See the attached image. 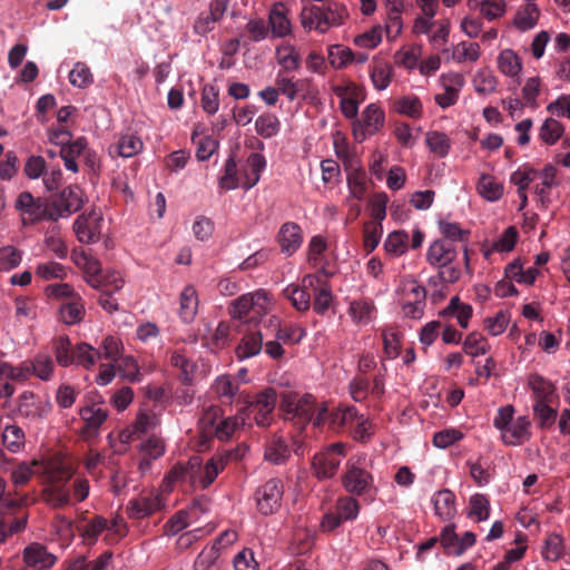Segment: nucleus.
<instances>
[{
	"label": "nucleus",
	"mask_w": 570,
	"mask_h": 570,
	"mask_svg": "<svg viewBox=\"0 0 570 570\" xmlns=\"http://www.w3.org/2000/svg\"><path fill=\"white\" fill-rule=\"evenodd\" d=\"M234 453L226 451L212 456L205 464L199 456H191L186 463H178L171 468L165 480L168 487L176 483H188L190 487L207 489L222 472Z\"/></svg>",
	"instance_id": "1"
},
{
	"label": "nucleus",
	"mask_w": 570,
	"mask_h": 570,
	"mask_svg": "<svg viewBox=\"0 0 570 570\" xmlns=\"http://www.w3.org/2000/svg\"><path fill=\"white\" fill-rule=\"evenodd\" d=\"M458 256V249L451 242L446 239L432 242L426 250V261L431 266L439 269V274L431 277L429 284L455 283L461 276Z\"/></svg>",
	"instance_id": "2"
},
{
	"label": "nucleus",
	"mask_w": 570,
	"mask_h": 570,
	"mask_svg": "<svg viewBox=\"0 0 570 570\" xmlns=\"http://www.w3.org/2000/svg\"><path fill=\"white\" fill-rule=\"evenodd\" d=\"M514 407L504 405L498 410L493 426L500 431L501 441L509 446H519L530 441L531 421L527 415L514 419Z\"/></svg>",
	"instance_id": "3"
},
{
	"label": "nucleus",
	"mask_w": 570,
	"mask_h": 570,
	"mask_svg": "<svg viewBox=\"0 0 570 570\" xmlns=\"http://www.w3.org/2000/svg\"><path fill=\"white\" fill-rule=\"evenodd\" d=\"M347 17L344 4L327 1L323 6H305L301 12V22L304 29H315L320 33L327 32L333 27L343 24Z\"/></svg>",
	"instance_id": "4"
},
{
	"label": "nucleus",
	"mask_w": 570,
	"mask_h": 570,
	"mask_svg": "<svg viewBox=\"0 0 570 570\" xmlns=\"http://www.w3.org/2000/svg\"><path fill=\"white\" fill-rule=\"evenodd\" d=\"M274 305V297L271 292L259 288L246 293L233 301L229 307L232 318L243 322H261Z\"/></svg>",
	"instance_id": "5"
},
{
	"label": "nucleus",
	"mask_w": 570,
	"mask_h": 570,
	"mask_svg": "<svg viewBox=\"0 0 570 570\" xmlns=\"http://www.w3.org/2000/svg\"><path fill=\"white\" fill-rule=\"evenodd\" d=\"M315 397L312 394L298 395L295 392H287L282 395L279 409L284 419L292 421L295 425L304 429L311 421L315 410Z\"/></svg>",
	"instance_id": "6"
},
{
	"label": "nucleus",
	"mask_w": 570,
	"mask_h": 570,
	"mask_svg": "<svg viewBox=\"0 0 570 570\" xmlns=\"http://www.w3.org/2000/svg\"><path fill=\"white\" fill-rule=\"evenodd\" d=\"M365 462L364 454L354 455L347 460L342 484L348 493L362 495L371 489L374 480L371 472L365 469Z\"/></svg>",
	"instance_id": "7"
},
{
	"label": "nucleus",
	"mask_w": 570,
	"mask_h": 570,
	"mask_svg": "<svg viewBox=\"0 0 570 570\" xmlns=\"http://www.w3.org/2000/svg\"><path fill=\"white\" fill-rule=\"evenodd\" d=\"M346 456V444L342 442L333 443L323 451L314 454L312 459V474L318 480L332 479L342 460Z\"/></svg>",
	"instance_id": "8"
},
{
	"label": "nucleus",
	"mask_w": 570,
	"mask_h": 570,
	"mask_svg": "<svg viewBox=\"0 0 570 570\" xmlns=\"http://www.w3.org/2000/svg\"><path fill=\"white\" fill-rule=\"evenodd\" d=\"M284 495V484L281 479L272 478L259 485L254 494L257 510L269 515L278 511Z\"/></svg>",
	"instance_id": "9"
},
{
	"label": "nucleus",
	"mask_w": 570,
	"mask_h": 570,
	"mask_svg": "<svg viewBox=\"0 0 570 570\" xmlns=\"http://www.w3.org/2000/svg\"><path fill=\"white\" fill-rule=\"evenodd\" d=\"M277 395L274 389H265L258 393L253 402H250L245 410V419L248 411L254 413V421L259 428H268L274 422V409L276 405Z\"/></svg>",
	"instance_id": "10"
},
{
	"label": "nucleus",
	"mask_w": 570,
	"mask_h": 570,
	"mask_svg": "<svg viewBox=\"0 0 570 570\" xmlns=\"http://www.w3.org/2000/svg\"><path fill=\"white\" fill-rule=\"evenodd\" d=\"M17 411L21 417L38 423L50 413L51 403L31 391H24L18 396Z\"/></svg>",
	"instance_id": "11"
},
{
	"label": "nucleus",
	"mask_w": 570,
	"mask_h": 570,
	"mask_svg": "<svg viewBox=\"0 0 570 570\" xmlns=\"http://www.w3.org/2000/svg\"><path fill=\"white\" fill-rule=\"evenodd\" d=\"M82 206V190L78 186L65 188L52 202L48 219L58 220L78 212Z\"/></svg>",
	"instance_id": "12"
},
{
	"label": "nucleus",
	"mask_w": 570,
	"mask_h": 570,
	"mask_svg": "<svg viewBox=\"0 0 570 570\" xmlns=\"http://www.w3.org/2000/svg\"><path fill=\"white\" fill-rule=\"evenodd\" d=\"M385 124V112L379 104L367 105L361 112V117L354 122L356 138L364 139L366 136L377 134Z\"/></svg>",
	"instance_id": "13"
},
{
	"label": "nucleus",
	"mask_w": 570,
	"mask_h": 570,
	"mask_svg": "<svg viewBox=\"0 0 570 570\" xmlns=\"http://www.w3.org/2000/svg\"><path fill=\"white\" fill-rule=\"evenodd\" d=\"M165 507L161 495L155 491L144 492L130 499L126 505V513L131 519H145L163 510Z\"/></svg>",
	"instance_id": "14"
},
{
	"label": "nucleus",
	"mask_w": 570,
	"mask_h": 570,
	"mask_svg": "<svg viewBox=\"0 0 570 570\" xmlns=\"http://www.w3.org/2000/svg\"><path fill=\"white\" fill-rule=\"evenodd\" d=\"M439 82L444 91L435 95L436 105L442 109L454 106L465 83L463 75L455 71L445 72L440 76Z\"/></svg>",
	"instance_id": "15"
},
{
	"label": "nucleus",
	"mask_w": 570,
	"mask_h": 570,
	"mask_svg": "<svg viewBox=\"0 0 570 570\" xmlns=\"http://www.w3.org/2000/svg\"><path fill=\"white\" fill-rule=\"evenodd\" d=\"M14 208L21 214L24 225L48 219L49 208L42 204L40 198H35L29 191L18 195Z\"/></svg>",
	"instance_id": "16"
},
{
	"label": "nucleus",
	"mask_w": 570,
	"mask_h": 570,
	"mask_svg": "<svg viewBox=\"0 0 570 570\" xmlns=\"http://www.w3.org/2000/svg\"><path fill=\"white\" fill-rule=\"evenodd\" d=\"M101 214L96 210L78 216L73 223L77 239L83 244L96 243L101 233Z\"/></svg>",
	"instance_id": "17"
},
{
	"label": "nucleus",
	"mask_w": 570,
	"mask_h": 570,
	"mask_svg": "<svg viewBox=\"0 0 570 570\" xmlns=\"http://www.w3.org/2000/svg\"><path fill=\"white\" fill-rule=\"evenodd\" d=\"M305 287H311L314 295V312L324 315L333 302V294L330 285L316 274H309L303 277Z\"/></svg>",
	"instance_id": "18"
},
{
	"label": "nucleus",
	"mask_w": 570,
	"mask_h": 570,
	"mask_svg": "<svg viewBox=\"0 0 570 570\" xmlns=\"http://www.w3.org/2000/svg\"><path fill=\"white\" fill-rule=\"evenodd\" d=\"M79 415L85 422L80 435L88 440L99 434V429L108 417V412L98 403H89L79 410Z\"/></svg>",
	"instance_id": "19"
},
{
	"label": "nucleus",
	"mask_w": 570,
	"mask_h": 570,
	"mask_svg": "<svg viewBox=\"0 0 570 570\" xmlns=\"http://www.w3.org/2000/svg\"><path fill=\"white\" fill-rule=\"evenodd\" d=\"M229 0H210L208 10L199 13L194 23V31L206 36L214 30L215 24L224 17Z\"/></svg>",
	"instance_id": "20"
},
{
	"label": "nucleus",
	"mask_w": 570,
	"mask_h": 570,
	"mask_svg": "<svg viewBox=\"0 0 570 570\" xmlns=\"http://www.w3.org/2000/svg\"><path fill=\"white\" fill-rule=\"evenodd\" d=\"M47 484L67 483L73 475L70 462L55 455L40 464Z\"/></svg>",
	"instance_id": "21"
},
{
	"label": "nucleus",
	"mask_w": 570,
	"mask_h": 570,
	"mask_svg": "<svg viewBox=\"0 0 570 570\" xmlns=\"http://www.w3.org/2000/svg\"><path fill=\"white\" fill-rule=\"evenodd\" d=\"M22 558L26 567L32 570H48L57 561V557L37 542L30 543L23 549Z\"/></svg>",
	"instance_id": "22"
},
{
	"label": "nucleus",
	"mask_w": 570,
	"mask_h": 570,
	"mask_svg": "<svg viewBox=\"0 0 570 570\" xmlns=\"http://www.w3.org/2000/svg\"><path fill=\"white\" fill-rule=\"evenodd\" d=\"M537 179L539 183L533 186V193L538 196L541 205L548 207L551 203V189L558 186L557 168L547 164L541 170H535Z\"/></svg>",
	"instance_id": "23"
},
{
	"label": "nucleus",
	"mask_w": 570,
	"mask_h": 570,
	"mask_svg": "<svg viewBox=\"0 0 570 570\" xmlns=\"http://www.w3.org/2000/svg\"><path fill=\"white\" fill-rule=\"evenodd\" d=\"M166 444L161 436L153 434L144 439L139 444V453L141 460L139 462V470L145 473L150 468V462L164 455Z\"/></svg>",
	"instance_id": "24"
},
{
	"label": "nucleus",
	"mask_w": 570,
	"mask_h": 570,
	"mask_svg": "<svg viewBox=\"0 0 570 570\" xmlns=\"http://www.w3.org/2000/svg\"><path fill=\"white\" fill-rule=\"evenodd\" d=\"M75 264L82 271L83 278L92 288L101 289V265L98 259L81 252L73 255Z\"/></svg>",
	"instance_id": "25"
},
{
	"label": "nucleus",
	"mask_w": 570,
	"mask_h": 570,
	"mask_svg": "<svg viewBox=\"0 0 570 570\" xmlns=\"http://www.w3.org/2000/svg\"><path fill=\"white\" fill-rule=\"evenodd\" d=\"M347 314L357 326H366L376 317L377 309L371 298L361 297L350 302Z\"/></svg>",
	"instance_id": "26"
},
{
	"label": "nucleus",
	"mask_w": 570,
	"mask_h": 570,
	"mask_svg": "<svg viewBox=\"0 0 570 570\" xmlns=\"http://www.w3.org/2000/svg\"><path fill=\"white\" fill-rule=\"evenodd\" d=\"M277 242L282 253L293 255L303 243V233L298 224L294 222L284 223L277 234Z\"/></svg>",
	"instance_id": "27"
},
{
	"label": "nucleus",
	"mask_w": 570,
	"mask_h": 570,
	"mask_svg": "<svg viewBox=\"0 0 570 570\" xmlns=\"http://www.w3.org/2000/svg\"><path fill=\"white\" fill-rule=\"evenodd\" d=\"M291 456V449L282 435L273 434L266 441L264 450L265 461L281 465L287 462Z\"/></svg>",
	"instance_id": "28"
},
{
	"label": "nucleus",
	"mask_w": 570,
	"mask_h": 570,
	"mask_svg": "<svg viewBox=\"0 0 570 570\" xmlns=\"http://www.w3.org/2000/svg\"><path fill=\"white\" fill-rule=\"evenodd\" d=\"M431 502L434 507V513L442 521H450L456 514L455 494L449 490H440L435 492Z\"/></svg>",
	"instance_id": "29"
},
{
	"label": "nucleus",
	"mask_w": 570,
	"mask_h": 570,
	"mask_svg": "<svg viewBox=\"0 0 570 570\" xmlns=\"http://www.w3.org/2000/svg\"><path fill=\"white\" fill-rule=\"evenodd\" d=\"M264 334L262 330L246 332L236 347L238 360H246L256 356L263 348Z\"/></svg>",
	"instance_id": "30"
},
{
	"label": "nucleus",
	"mask_w": 570,
	"mask_h": 570,
	"mask_svg": "<svg viewBox=\"0 0 570 570\" xmlns=\"http://www.w3.org/2000/svg\"><path fill=\"white\" fill-rule=\"evenodd\" d=\"M87 148L88 141L85 137H79L60 148L59 156L63 160V165L67 170L75 174L79 171L77 158L83 155L87 151Z\"/></svg>",
	"instance_id": "31"
},
{
	"label": "nucleus",
	"mask_w": 570,
	"mask_h": 570,
	"mask_svg": "<svg viewBox=\"0 0 570 570\" xmlns=\"http://www.w3.org/2000/svg\"><path fill=\"white\" fill-rule=\"evenodd\" d=\"M533 393L535 403H550L553 399L556 387L551 381L540 374H530L527 382Z\"/></svg>",
	"instance_id": "32"
},
{
	"label": "nucleus",
	"mask_w": 570,
	"mask_h": 570,
	"mask_svg": "<svg viewBox=\"0 0 570 570\" xmlns=\"http://www.w3.org/2000/svg\"><path fill=\"white\" fill-rule=\"evenodd\" d=\"M498 70L505 77L518 78L522 71V59L512 49H504L497 58Z\"/></svg>",
	"instance_id": "33"
},
{
	"label": "nucleus",
	"mask_w": 570,
	"mask_h": 570,
	"mask_svg": "<svg viewBox=\"0 0 570 570\" xmlns=\"http://www.w3.org/2000/svg\"><path fill=\"white\" fill-rule=\"evenodd\" d=\"M272 35L275 38H283L291 33L292 24L286 16L285 6L283 3H275L269 11L268 16Z\"/></svg>",
	"instance_id": "34"
},
{
	"label": "nucleus",
	"mask_w": 570,
	"mask_h": 570,
	"mask_svg": "<svg viewBox=\"0 0 570 570\" xmlns=\"http://www.w3.org/2000/svg\"><path fill=\"white\" fill-rule=\"evenodd\" d=\"M368 73L373 87L379 90H385L393 78V67L391 63L374 59L368 66Z\"/></svg>",
	"instance_id": "35"
},
{
	"label": "nucleus",
	"mask_w": 570,
	"mask_h": 570,
	"mask_svg": "<svg viewBox=\"0 0 570 570\" xmlns=\"http://www.w3.org/2000/svg\"><path fill=\"white\" fill-rule=\"evenodd\" d=\"M198 311V295L194 286L184 287L179 295V316L185 323L195 320Z\"/></svg>",
	"instance_id": "36"
},
{
	"label": "nucleus",
	"mask_w": 570,
	"mask_h": 570,
	"mask_svg": "<svg viewBox=\"0 0 570 570\" xmlns=\"http://www.w3.org/2000/svg\"><path fill=\"white\" fill-rule=\"evenodd\" d=\"M476 191L483 199L494 203L503 196L504 187L492 175L482 174L476 183Z\"/></svg>",
	"instance_id": "37"
},
{
	"label": "nucleus",
	"mask_w": 570,
	"mask_h": 570,
	"mask_svg": "<svg viewBox=\"0 0 570 570\" xmlns=\"http://www.w3.org/2000/svg\"><path fill=\"white\" fill-rule=\"evenodd\" d=\"M245 424V410H240L235 416L222 417L212 433L218 440L226 441Z\"/></svg>",
	"instance_id": "38"
},
{
	"label": "nucleus",
	"mask_w": 570,
	"mask_h": 570,
	"mask_svg": "<svg viewBox=\"0 0 570 570\" xmlns=\"http://www.w3.org/2000/svg\"><path fill=\"white\" fill-rule=\"evenodd\" d=\"M275 56L278 65L286 71L297 70L301 66L299 51L289 42L278 45L275 50Z\"/></svg>",
	"instance_id": "39"
},
{
	"label": "nucleus",
	"mask_w": 570,
	"mask_h": 570,
	"mask_svg": "<svg viewBox=\"0 0 570 570\" xmlns=\"http://www.w3.org/2000/svg\"><path fill=\"white\" fill-rule=\"evenodd\" d=\"M472 86L478 95L489 96L497 91L498 78L491 69L480 68L472 77Z\"/></svg>",
	"instance_id": "40"
},
{
	"label": "nucleus",
	"mask_w": 570,
	"mask_h": 570,
	"mask_svg": "<svg viewBox=\"0 0 570 570\" xmlns=\"http://www.w3.org/2000/svg\"><path fill=\"white\" fill-rule=\"evenodd\" d=\"M43 500L52 508L69 505L71 497L67 483L47 484L42 491Z\"/></svg>",
	"instance_id": "41"
},
{
	"label": "nucleus",
	"mask_w": 570,
	"mask_h": 570,
	"mask_svg": "<svg viewBox=\"0 0 570 570\" xmlns=\"http://www.w3.org/2000/svg\"><path fill=\"white\" fill-rule=\"evenodd\" d=\"M112 559L114 554L110 551L102 552L91 561L80 556L69 564L67 570H108L112 564Z\"/></svg>",
	"instance_id": "42"
},
{
	"label": "nucleus",
	"mask_w": 570,
	"mask_h": 570,
	"mask_svg": "<svg viewBox=\"0 0 570 570\" xmlns=\"http://www.w3.org/2000/svg\"><path fill=\"white\" fill-rule=\"evenodd\" d=\"M52 351L57 363L62 367H68L75 364V346L68 336L60 335L52 340Z\"/></svg>",
	"instance_id": "43"
},
{
	"label": "nucleus",
	"mask_w": 570,
	"mask_h": 570,
	"mask_svg": "<svg viewBox=\"0 0 570 570\" xmlns=\"http://www.w3.org/2000/svg\"><path fill=\"white\" fill-rule=\"evenodd\" d=\"M472 307L469 304L461 303L459 296H453L449 305L440 312V316H454L459 325L466 328L472 316Z\"/></svg>",
	"instance_id": "44"
},
{
	"label": "nucleus",
	"mask_w": 570,
	"mask_h": 570,
	"mask_svg": "<svg viewBox=\"0 0 570 570\" xmlns=\"http://www.w3.org/2000/svg\"><path fill=\"white\" fill-rule=\"evenodd\" d=\"M311 287L289 284L284 289V295L291 301L293 307L299 312L308 311L311 307Z\"/></svg>",
	"instance_id": "45"
},
{
	"label": "nucleus",
	"mask_w": 570,
	"mask_h": 570,
	"mask_svg": "<svg viewBox=\"0 0 570 570\" xmlns=\"http://www.w3.org/2000/svg\"><path fill=\"white\" fill-rule=\"evenodd\" d=\"M540 17V10L534 3L520 7L514 16L513 26L520 31H527L535 27Z\"/></svg>",
	"instance_id": "46"
},
{
	"label": "nucleus",
	"mask_w": 570,
	"mask_h": 570,
	"mask_svg": "<svg viewBox=\"0 0 570 570\" xmlns=\"http://www.w3.org/2000/svg\"><path fill=\"white\" fill-rule=\"evenodd\" d=\"M29 362L30 376L35 375L41 381H50L53 376L55 364L52 358L43 353L37 354Z\"/></svg>",
	"instance_id": "47"
},
{
	"label": "nucleus",
	"mask_w": 570,
	"mask_h": 570,
	"mask_svg": "<svg viewBox=\"0 0 570 570\" xmlns=\"http://www.w3.org/2000/svg\"><path fill=\"white\" fill-rule=\"evenodd\" d=\"M394 110L413 119H420L423 114V104L415 95H406L394 101Z\"/></svg>",
	"instance_id": "48"
},
{
	"label": "nucleus",
	"mask_w": 570,
	"mask_h": 570,
	"mask_svg": "<svg viewBox=\"0 0 570 570\" xmlns=\"http://www.w3.org/2000/svg\"><path fill=\"white\" fill-rule=\"evenodd\" d=\"M239 389V383L230 375H220L212 384L213 392L222 400L232 402Z\"/></svg>",
	"instance_id": "49"
},
{
	"label": "nucleus",
	"mask_w": 570,
	"mask_h": 570,
	"mask_svg": "<svg viewBox=\"0 0 570 570\" xmlns=\"http://www.w3.org/2000/svg\"><path fill=\"white\" fill-rule=\"evenodd\" d=\"M308 83L309 80L307 79L294 81L292 78L281 73L277 75L275 80L278 94L284 95L289 101H294L298 92L302 91Z\"/></svg>",
	"instance_id": "50"
},
{
	"label": "nucleus",
	"mask_w": 570,
	"mask_h": 570,
	"mask_svg": "<svg viewBox=\"0 0 570 570\" xmlns=\"http://www.w3.org/2000/svg\"><path fill=\"white\" fill-rule=\"evenodd\" d=\"M75 365H80L86 370L92 368L97 361L101 358L100 350L87 343L77 344L75 346Z\"/></svg>",
	"instance_id": "51"
},
{
	"label": "nucleus",
	"mask_w": 570,
	"mask_h": 570,
	"mask_svg": "<svg viewBox=\"0 0 570 570\" xmlns=\"http://www.w3.org/2000/svg\"><path fill=\"white\" fill-rule=\"evenodd\" d=\"M356 409L354 406L337 407L328 414V426L333 430L351 428L356 419Z\"/></svg>",
	"instance_id": "52"
},
{
	"label": "nucleus",
	"mask_w": 570,
	"mask_h": 570,
	"mask_svg": "<svg viewBox=\"0 0 570 570\" xmlns=\"http://www.w3.org/2000/svg\"><path fill=\"white\" fill-rule=\"evenodd\" d=\"M542 558L547 561H558L564 554L563 538L561 534L552 532L548 534L543 542Z\"/></svg>",
	"instance_id": "53"
},
{
	"label": "nucleus",
	"mask_w": 570,
	"mask_h": 570,
	"mask_svg": "<svg viewBox=\"0 0 570 570\" xmlns=\"http://www.w3.org/2000/svg\"><path fill=\"white\" fill-rule=\"evenodd\" d=\"M409 235L404 230L390 233L384 242V250L393 257L402 256L407 250Z\"/></svg>",
	"instance_id": "54"
},
{
	"label": "nucleus",
	"mask_w": 570,
	"mask_h": 570,
	"mask_svg": "<svg viewBox=\"0 0 570 570\" xmlns=\"http://www.w3.org/2000/svg\"><path fill=\"white\" fill-rule=\"evenodd\" d=\"M425 142L431 153L443 158L449 155L451 140L446 134L441 131H429L425 136Z\"/></svg>",
	"instance_id": "55"
},
{
	"label": "nucleus",
	"mask_w": 570,
	"mask_h": 570,
	"mask_svg": "<svg viewBox=\"0 0 570 570\" xmlns=\"http://www.w3.org/2000/svg\"><path fill=\"white\" fill-rule=\"evenodd\" d=\"M481 48L476 42L461 41L454 48L452 52V59L458 63L462 62H475L480 59Z\"/></svg>",
	"instance_id": "56"
},
{
	"label": "nucleus",
	"mask_w": 570,
	"mask_h": 570,
	"mask_svg": "<svg viewBox=\"0 0 570 570\" xmlns=\"http://www.w3.org/2000/svg\"><path fill=\"white\" fill-rule=\"evenodd\" d=\"M159 425V420L151 411H139L136 420L131 424V434L140 436L155 430Z\"/></svg>",
	"instance_id": "57"
},
{
	"label": "nucleus",
	"mask_w": 570,
	"mask_h": 570,
	"mask_svg": "<svg viewBox=\"0 0 570 570\" xmlns=\"http://www.w3.org/2000/svg\"><path fill=\"white\" fill-rule=\"evenodd\" d=\"M397 291L401 295V299L425 301L426 298L424 286L420 285L419 282L411 276L401 279Z\"/></svg>",
	"instance_id": "58"
},
{
	"label": "nucleus",
	"mask_w": 570,
	"mask_h": 570,
	"mask_svg": "<svg viewBox=\"0 0 570 570\" xmlns=\"http://www.w3.org/2000/svg\"><path fill=\"white\" fill-rule=\"evenodd\" d=\"M518 239V230L514 226H509L505 228V230L495 239L491 248L487 252H484V256L488 257L490 253L498 252V253H509L511 252L517 243Z\"/></svg>",
	"instance_id": "59"
},
{
	"label": "nucleus",
	"mask_w": 570,
	"mask_h": 570,
	"mask_svg": "<svg viewBox=\"0 0 570 570\" xmlns=\"http://www.w3.org/2000/svg\"><path fill=\"white\" fill-rule=\"evenodd\" d=\"M468 517L476 521H485L490 517V501L485 494L475 493L470 497Z\"/></svg>",
	"instance_id": "60"
},
{
	"label": "nucleus",
	"mask_w": 570,
	"mask_h": 570,
	"mask_svg": "<svg viewBox=\"0 0 570 570\" xmlns=\"http://www.w3.org/2000/svg\"><path fill=\"white\" fill-rule=\"evenodd\" d=\"M281 129L279 119L271 112L262 114L255 120V130L263 138H272L278 134Z\"/></svg>",
	"instance_id": "61"
},
{
	"label": "nucleus",
	"mask_w": 570,
	"mask_h": 570,
	"mask_svg": "<svg viewBox=\"0 0 570 570\" xmlns=\"http://www.w3.org/2000/svg\"><path fill=\"white\" fill-rule=\"evenodd\" d=\"M107 528L108 520L101 515H96L80 529V532L87 543L94 544L98 537L106 532Z\"/></svg>",
	"instance_id": "62"
},
{
	"label": "nucleus",
	"mask_w": 570,
	"mask_h": 570,
	"mask_svg": "<svg viewBox=\"0 0 570 570\" xmlns=\"http://www.w3.org/2000/svg\"><path fill=\"white\" fill-rule=\"evenodd\" d=\"M141 139L134 134H126L121 136L116 145V150L119 156L129 158L136 156L142 150Z\"/></svg>",
	"instance_id": "63"
},
{
	"label": "nucleus",
	"mask_w": 570,
	"mask_h": 570,
	"mask_svg": "<svg viewBox=\"0 0 570 570\" xmlns=\"http://www.w3.org/2000/svg\"><path fill=\"white\" fill-rule=\"evenodd\" d=\"M564 131V127L554 118H548L540 127L539 137L547 145L556 144Z\"/></svg>",
	"instance_id": "64"
}]
</instances>
